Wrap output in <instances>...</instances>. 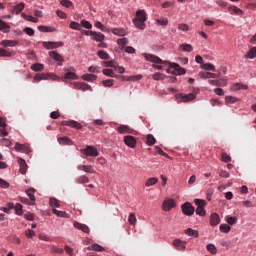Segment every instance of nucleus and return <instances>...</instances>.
<instances>
[{
    "instance_id": "3",
    "label": "nucleus",
    "mask_w": 256,
    "mask_h": 256,
    "mask_svg": "<svg viewBox=\"0 0 256 256\" xmlns=\"http://www.w3.org/2000/svg\"><path fill=\"white\" fill-rule=\"evenodd\" d=\"M81 153L86 155V157H99V150L94 146H87L85 149L81 150Z\"/></svg>"
},
{
    "instance_id": "23",
    "label": "nucleus",
    "mask_w": 256,
    "mask_h": 256,
    "mask_svg": "<svg viewBox=\"0 0 256 256\" xmlns=\"http://www.w3.org/2000/svg\"><path fill=\"white\" fill-rule=\"evenodd\" d=\"M92 39L94 41L103 42V41H105V36L101 32H94L92 34Z\"/></svg>"
},
{
    "instance_id": "31",
    "label": "nucleus",
    "mask_w": 256,
    "mask_h": 256,
    "mask_svg": "<svg viewBox=\"0 0 256 256\" xmlns=\"http://www.w3.org/2000/svg\"><path fill=\"white\" fill-rule=\"evenodd\" d=\"M112 33L114 35H118L119 37H125L127 35V31L125 29L113 28Z\"/></svg>"
},
{
    "instance_id": "5",
    "label": "nucleus",
    "mask_w": 256,
    "mask_h": 256,
    "mask_svg": "<svg viewBox=\"0 0 256 256\" xmlns=\"http://www.w3.org/2000/svg\"><path fill=\"white\" fill-rule=\"evenodd\" d=\"M146 61H150L151 63H156V65H167V62H164L158 56L153 54H144Z\"/></svg>"
},
{
    "instance_id": "29",
    "label": "nucleus",
    "mask_w": 256,
    "mask_h": 256,
    "mask_svg": "<svg viewBox=\"0 0 256 256\" xmlns=\"http://www.w3.org/2000/svg\"><path fill=\"white\" fill-rule=\"evenodd\" d=\"M247 90L249 89V86L241 83H236L232 86V91H240V90Z\"/></svg>"
},
{
    "instance_id": "60",
    "label": "nucleus",
    "mask_w": 256,
    "mask_h": 256,
    "mask_svg": "<svg viewBox=\"0 0 256 256\" xmlns=\"http://www.w3.org/2000/svg\"><path fill=\"white\" fill-rule=\"evenodd\" d=\"M66 79H73V80H77V74H75V72H67L64 76Z\"/></svg>"
},
{
    "instance_id": "49",
    "label": "nucleus",
    "mask_w": 256,
    "mask_h": 256,
    "mask_svg": "<svg viewBox=\"0 0 256 256\" xmlns=\"http://www.w3.org/2000/svg\"><path fill=\"white\" fill-rule=\"evenodd\" d=\"M157 181H159V180L157 178H155V177L149 178L146 181L145 186L146 187H152V185H156Z\"/></svg>"
},
{
    "instance_id": "25",
    "label": "nucleus",
    "mask_w": 256,
    "mask_h": 256,
    "mask_svg": "<svg viewBox=\"0 0 256 256\" xmlns=\"http://www.w3.org/2000/svg\"><path fill=\"white\" fill-rule=\"evenodd\" d=\"M97 56L100 58V59H103L104 61H109V59H111V56L109 55V53H107L106 51L104 50H99L97 52Z\"/></svg>"
},
{
    "instance_id": "24",
    "label": "nucleus",
    "mask_w": 256,
    "mask_h": 256,
    "mask_svg": "<svg viewBox=\"0 0 256 256\" xmlns=\"http://www.w3.org/2000/svg\"><path fill=\"white\" fill-rule=\"evenodd\" d=\"M0 31H2V33H9V31H11V26L3 20H0Z\"/></svg>"
},
{
    "instance_id": "20",
    "label": "nucleus",
    "mask_w": 256,
    "mask_h": 256,
    "mask_svg": "<svg viewBox=\"0 0 256 256\" xmlns=\"http://www.w3.org/2000/svg\"><path fill=\"white\" fill-rule=\"evenodd\" d=\"M195 99H197V96L193 93L185 94V95H182V97H181V101L183 103H189V101H193Z\"/></svg>"
},
{
    "instance_id": "64",
    "label": "nucleus",
    "mask_w": 256,
    "mask_h": 256,
    "mask_svg": "<svg viewBox=\"0 0 256 256\" xmlns=\"http://www.w3.org/2000/svg\"><path fill=\"white\" fill-rule=\"evenodd\" d=\"M156 22L158 23V25H167L169 23V19L167 18H160V19H157Z\"/></svg>"
},
{
    "instance_id": "55",
    "label": "nucleus",
    "mask_w": 256,
    "mask_h": 256,
    "mask_svg": "<svg viewBox=\"0 0 256 256\" xmlns=\"http://www.w3.org/2000/svg\"><path fill=\"white\" fill-rule=\"evenodd\" d=\"M202 69L205 71H215V66L211 63H205L202 65Z\"/></svg>"
},
{
    "instance_id": "7",
    "label": "nucleus",
    "mask_w": 256,
    "mask_h": 256,
    "mask_svg": "<svg viewBox=\"0 0 256 256\" xmlns=\"http://www.w3.org/2000/svg\"><path fill=\"white\" fill-rule=\"evenodd\" d=\"M169 66L171 69H174V71H172V75H185L186 73L185 69L181 68L177 63H169Z\"/></svg>"
},
{
    "instance_id": "21",
    "label": "nucleus",
    "mask_w": 256,
    "mask_h": 256,
    "mask_svg": "<svg viewBox=\"0 0 256 256\" xmlns=\"http://www.w3.org/2000/svg\"><path fill=\"white\" fill-rule=\"evenodd\" d=\"M138 21H147V14L145 13V10H138L136 12V18H134Z\"/></svg>"
},
{
    "instance_id": "30",
    "label": "nucleus",
    "mask_w": 256,
    "mask_h": 256,
    "mask_svg": "<svg viewBox=\"0 0 256 256\" xmlns=\"http://www.w3.org/2000/svg\"><path fill=\"white\" fill-rule=\"evenodd\" d=\"M133 23L135 25V27H137V29H145V27H147V25L145 24V21L143 20H136V19H133Z\"/></svg>"
},
{
    "instance_id": "17",
    "label": "nucleus",
    "mask_w": 256,
    "mask_h": 256,
    "mask_svg": "<svg viewBox=\"0 0 256 256\" xmlns=\"http://www.w3.org/2000/svg\"><path fill=\"white\" fill-rule=\"evenodd\" d=\"M57 141L59 145H73V140L67 136L58 137Z\"/></svg>"
},
{
    "instance_id": "52",
    "label": "nucleus",
    "mask_w": 256,
    "mask_h": 256,
    "mask_svg": "<svg viewBox=\"0 0 256 256\" xmlns=\"http://www.w3.org/2000/svg\"><path fill=\"white\" fill-rule=\"evenodd\" d=\"M103 66L104 67H112L113 69H115V67H117V62H115V60L104 61Z\"/></svg>"
},
{
    "instance_id": "54",
    "label": "nucleus",
    "mask_w": 256,
    "mask_h": 256,
    "mask_svg": "<svg viewBox=\"0 0 256 256\" xmlns=\"http://www.w3.org/2000/svg\"><path fill=\"white\" fill-rule=\"evenodd\" d=\"M49 204H50V207H56V208L61 207V204H59V200L55 198H51L49 200Z\"/></svg>"
},
{
    "instance_id": "14",
    "label": "nucleus",
    "mask_w": 256,
    "mask_h": 256,
    "mask_svg": "<svg viewBox=\"0 0 256 256\" xmlns=\"http://www.w3.org/2000/svg\"><path fill=\"white\" fill-rule=\"evenodd\" d=\"M74 86L76 87V89H80L81 91H92L91 85L85 82H75Z\"/></svg>"
},
{
    "instance_id": "40",
    "label": "nucleus",
    "mask_w": 256,
    "mask_h": 256,
    "mask_svg": "<svg viewBox=\"0 0 256 256\" xmlns=\"http://www.w3.org/2000/svg\"><path fill=\"white\" fill-rule=\"evenodd\" d=\"M88 251H104V248L98 244H92L91 246L87 247Z\"/></svg>"
},
{
    "instance_id": "36",
    "label": "nucleus",
    "mask_w": 256,
    "mask_h": 256,
    "mask_svg": "<svg viewBox=\"0 0 256 256\" xmlns=\"http://www.w3.org/2000/svg\"><path fill=\"white\" fill-rule=\"evenodd\" d=\"M23 9H25V3L21 2L18 5L14 6L13 12L16 13V15H19V13L23 11Z\"/></svg>"
},
{
    "instance_id": "1",
    "label": "nucleus",
    "mask_w": 256,
    "mask_h": 256,
    "mask_svg": "<svg viewBox=\"0 0 256 256\" xmlns=\"http://www.w3.org/2000/svg\"><path fill=\"white\" fill-rule=\"evenodd\" d=\"M47 79H52V81H57V75L53 73H38L33 78V83H39V81H47Z\"/></svg>"
},
{
    "instance_id": "26",
    "label": "nucleus",
    "mask_w": 256,
    "mask_h": 256,
    "mask_svg": "<svg viewBox=\"0 0 256 256\" xmlns=\"http://www.w3.org/2000/svg\"><path fill=\"white\" fill-rule=\"evenodd\" d=\"M19 165H20V173H22V175H25V173H27V162L23 160V158H20Z\"/></svg>"
},
{
    "instance_id": "51",
    "label": "nucleus",
    "mask_w": 256,
    "mask_h": 256,
    "mask_svg": "<svg viewBox=\"0 0 256 256\" xmlns=\"http://www.w3.org/2000/svg\"><path fill=\"white\" fill-rule=\"evenodd\" d=\"M180 49H183L187 53H191V51H193V46L191 44H181Z\"/></svg>"
},
{
    "instance_id": "48",
    "label": "nucleus",
    "mask_w": 256,
    "mask_h": 256,
    "mask_svg": "<svg viewBox=\"0 0 256 256\" xmlns=\"http://www.w3.org/2000/svg\"><path fill=\"white\" fill-rule=\"evenodd\" d=\"M70 29H74L75 31H81V24L79 22L72 21L69 25Z\"/></svg>"
},
{
    "instance_id": "63",
    "label": "nucleus",
    "mask_w": 256,
    "mask_h": 256,
    "mask_svg": "<svg viewBox=\"0 0 256 256\" xmlns=\"http://www.w3.org/2000/svg\"><path fill=\"white\" fill-rule=\"evenodd\" d=\"M25 235L28 239H33V237H35V231H33L32 229H27L25 231Z\"/></svg>"
},
{
    "instance_id": "13",
    "label": "nucleus",
    "mask_w": 256,
    "mask_h": 256,
    "mask_svg": "<svg viewBox=\"0 0 256 256\" xmlns=\"http://www.w3.org/2000/svg\"><path fill=\"white\" fill-rule=\"evenodd\" d=\"M175 200L173 199H167L164 200L163 205H162V209L164 211H170L171 209H173L175 207Z\"/></svg>"
},
{
    "instance_id": "15",
    "label": "nucleus",
    "mask_w": 256,
    "mask_h": 256,
    "mask_svg": "<svg viewBox=\"0 0 256 256\" xmlns=\"http://www.w3.org/2000/svg\"><path fill=\"white\" fill-rule=\"evenodd\" d=\"M199 76L201 79H217L219 78V74L211 73V72H200Z\"/></svg>"
},
{
    "instance_id": "43",
    "label": "nucleus",
    "mask_w": 256,
    "mask_h": 256,
    "mask_svg": "<svg viewBox=\"0 0 256 256\" xmlns=\"http://www.w3.org/2000/svg\"><path fill=\"white\" fill-rule=\"evenodd\" d=\"M26 194L28 195L29 199H31L32 202L35 203V189L29 188L28 190H26Z\"/></svg>"
},
{
    "instance_id": "57",
    "label": "nucleus",
    "mask_w": 256,
    "mask_h": 256,
    "mask_svg": "<svg viewBox=\"0 0 256 256\" xmlns=\"http://www.w3.org/2000/svg\"><path fill=\"white\" fill-rule=\"evenodd\" d=\"M103 75H106V77H117L115 72H113V70H111V69H104Z\"/></svg>"
},
{
    "instance_id": "50",
    "label": "nucleus",
    "mask_w": 256,
    "mask_h": 256,
    "mask_svg": "<svg viewBox=\"0 0 256 256\" xmlns=\"http://www.w3.org/2000/svg\"><path fill=\"white\" fill-rule=\"evenodd\" d=\"M128 222L130 225H136L137 224V217L135 216V213H130L128 217Z\"/></svg>"
},
{
    "instance_id": "10",
    "label": "nucleus",
    "mask_w": 256,
    "mask_h": 256,
    "mask_svg": "<svg viewBox=\"0 0 256 256\" xmlns=\"http://www.w3.org/2000/svg\"><path fill=\"white\" fill-rule=\"evenodd\" d=\"M44 49H58V47H63V42H43Z\"/></svg>"
},
{
    "instance_id": "61",
    "label": "nucleus",
    "mask_w": 256,
    "mask_h": 256,
    "mask_svg": "<svg viewBox=\"0 0 256 256\" xmlns=\"http://www.w3.org/2000/svg\"><path fill=\"white\" fill-rule=\"evenodd\" d=\"M225 101H226V103H237V101H239V99L237 97H233V96H226Z\"/></svg>"
},
{
    "instance_id": "12",
    "label": "nucleus",
    "mask_w": 256,
    "mask_h": 256,
    "mask_svg": "<svg viewBox=\"0 0 256 256\" xmlns=\"http://www.w3.org/2000/svg\"><path fill=\"white\" fill-rule=\"evenodd\" d=\"M209 223H210L211 227H217V225H219L221 223V218L219 217V214L212 213L210 215Z\"/></svg>"
},
{
    "instance_id": "59",
    "label": "nucleus",
    "mask_w": 256,
    "mask_h": 256,
    "mask_svg": "<svg viewBox=\"0 0 256 256\" xmlns=\"http://www.w3.org/2000/svg\"><path fill=\"white\" fill-rule=\"evenodd\" d=\"M16 215H23V205L17 203L14 207Z\"/></svg>"
},
{
    "instance_id": "2",
    "label": "nucleus",
    "mask_w": 256,
    "mask_h": 256,
    "mask_svg": "<svg viewBox=\"0 0 256 256\" xmlns=\"http://www.w3.org/2000/svg\"><path fill=\"white\" fill-rule=\"evenodd\" d=\"M195 203L198 206L196 208V215H200V217H205V205H207V202L203 199H195Z\"/></svg>"
},
{
    "instance_id": "32",
    "label": "nucleus",
    "mask_w": 256,
    "mask_h": 256,
    "mask_svg": "<svg viewBox=\"0 0 256 256\" xmlns=\"http://www.w3.org/2000/svg\"><path fill=\"white\" fill-rule=\"evenodd\" d=\"M118 133L125 134V133H131V128L127 125H120L117 128Z\"/></svg>"
},
{
    "instance_id": "35",
    "label": "nucleus",
    "mask_w": 256,
    "mask_h": 256,
    "mask_svg": "<svg viewBox=\"0 0 256 256\" xmlns=\"http://www.w3.org/2000/svg\"><path fill=\"white\" fill-rule=\"evenodd\" d=\"M120 78L125 79L126 81H141V79H143V76L142 75L129 76V77L120 76Z\"/></svg>"
},
{
    "instance_id": "6",
    "label": "nucleus",
    "mask_w": 256,
    "mask_h": 256,
    "mask_svg": "<svg viewBox=\"0 0 256 256\" xmlns=\"http://www.w3.org/2000/svg\"><path fill=\"white\" fill-rule=\"evenodd\" d=\"M61 125L66 126V127H72L73 129H83V125L81 123L75 121V120H63L61 122Z\"/></svg>"
},
{
    "instance_id": "37",
    "label": "nucleus",
    "mask_w": 256,
    "mask_h": 256,
    "mask_svg": "<svg viewBox=\"0 0 256 256\" xmlns=\"http://www.w3.org/2000/svg\"><path fill=\"white\" fill-rule=\"evenodd\" d=\"M256 57V47H253L250 49L247 54L245 55L246 59H255Z\"/></svg>"
},
{
    "instance_id": "44",
    "label": "nucleus",
    "mask_w": 256,
    "mask_h": 256,
    "mask_svg": "<svg viewBox=\"0 0 256 256\" xmlns=\"http://www.w3.org/2000/svg\"><path fill=\"white\" fill-rule=\"evenodd\" d=\"M229 11H231L234 15H243V10H241L240 8L236 7V6H231L229 8Z\"/></svg>"
},
{
    "instance_id": "39",
    "label": "nucleus",
    "mask_w": 256,
    "mask_h": 256,
    "mask_svg": "<svg viewBox=\"0 0 256 256\" xmlns=\"http://www.w3.org/2000/svg\"><path fill=\"white\" fill-rule=\"evenodd\" d=\"M186 235L189 237H199V232L197 230H193L191 228H188L185 230Z\"/></svg>"
},
{
    "instance_id": "8",
    "label": "nucleus",
    "mask_w": 256,
    "mask_h": 256,
    "mask_svg": "<svg viewBox=\"0 0 256 256\" xmlns=\"http://www.w3.org/2000/svg\"><path fill=\"white\" fill-rule=\"evenodd\" d=\"M124 143L125 145H127V147H130L131 149H135V147H137V140L133 136H125Z\"/></svg>"
},
{
    "instance_id": "4",
    "label": "nucleus",
    "mask_w": 256,
    "mask_h": 256,
    "mask_svg": "<svg viewBox=\"0 0 256 256\" xmlns=\"http://www.w3.org/2000/svg\"><path fill=\"white\" fill-rule=\"evenodd\" d=\"M182 213H183V215H186L187 217H191V215H193V213H195V207H193V205H191V203L185 202L182 205Z\"/></svg>"
},
{
    "instance_id": "9",
    "label": "nucleus",
    "mask_w": 256,
    "mask_h": 256,
    "mask_svg": "<svg viewBox=\"0 0 256 256\" xmlns=\"http://www.w3.org/2000/svg\"><path fill=\"white\" fill-rule=\"evenodd\" d=\"M49 56L54 59V61L58 62V65H63V61H65V58L61 56V54L57 53L56 51H50Z\"/></svg>"
},
{
    "instance_id": "22",
    "label": "nucleus",
    "mask_w": 256,
    "mask_h": 256,
    "mask_svg": "<svg viewBox=\"0 0 256 256\" xmlns=\"http://www.w3.org/2000/svg\"><path fill=\"white\" fill-rule=\"evenodd\" d=\"M79 171H84L85 173H95V169L91 165H80L78 166Z\"/></svg>"
},
{
    "instance_id": "19",
    "label": "nucleus",
    "mask_w": 256,
    "mask_h": 256,
    "mask_svg": "<svg viewBox=\"0 0 256 256\" xmlns=\"http://www.w3.org/2000/svg\"><path fill=\"white\" fill-rule=\"evenodd\" d=\"M0 45L2 47H15V45H19V42L16 40H2Z\"/></svg>"
},
{
    "instance_id": "33",
    "label": "nucleus",
    "mask_w": 256,
    "mask_h": 256,
    "mask_svg": "<svg viewBox=\"0 0 256 256\" xmlns=\"http://www.w3.org/2000/svg\"><path fill=\"white\" fill-rule=\"evenodd\" d=\"M82 79L83 81H90L93 83V81L97 80V76H95V74H84L82 75Z\"/></svg>"
},
{
    "instance_id": "58",
    "label": "nucleus",
    "mask_w": 256,
    "mask_h": 256,
    "mask_svg": "<svg viewBox=\"0 0 256 256\" xmlns=\"http://www.w3.org/2000/svg\"><path fill=\"white\" fill-rule=\"evenodd\" d=\"M155 136H153V134H149L148 136H147V141H146V143H147V145H149V146H153V144L155 143Z\"/></svg>"
},
{
    "instance_id": "56",
    "label": "nucleus",
    "mask_w": 256,
    "mask_h": 256,
    "mask_svg": "<svg viewBox=\"0 0 256 256\" xmlns=\"http://www.w3.org/2000/svg\"><path fill=\"white\" fill-rule=\"evenodd\" d=\"M220 231L222 233H229V231H231V226H229L228 224H221Z\"/></svg>"
},
{
    "instance_id": "11",
    "label": "nucleus",
    "mask_w": 256,
    "mask_h": 256,
    "mask_svg": "<svg viewBox=\"0 0 256 256\" xmlns=\"http://www.w3.org/2000/svg\"><path fill=\"white\" fill-rule=\"evenodd\" d=\"M14 148H15V151H18L20 153H31V148H29V146L25 144H21L19 142L15 144Z\"/></svg>"
},
{
    "instance_id": "18",
    "label": "nucleus",
    "mask_w": 256,
    "mask_h": 256,
    "mask_svg": "<svg viewBox=\"0 0 256 256\" xmlns=\"http://www.w3.org/2000/svg\"><path fill=\"white\" fill-rule=\"evenodd\" d=\"M74 227H75V229H78L79 231H83V233L90 232L89 226H87L85 224H81L79 222H74Z\"/></svg>"
},
{
    "instance_id": "62",
    "label": "nucleus",
    "mask_w": 256,
    "mask_h": 256,
    "mask_svg": "<svg viewBox=\"0 0 256 256\" xmlns=\"http://www.w3.org/2000/svg\"><path fill=\"white\" fill-rule=\"evenodd\" d=\"M117 43L120 47H125L129 43V40L127 38H120L117 40Z\"/></svg>"
},
{
    "instance_id": "16",
    "label": "nucleus",
    "mask_w": 256,
    "mask_h": 256,
    "mask_svg": "<svg viewBox=\"0 0 256 256\" xmlns=\"http://www.w3.org/2000/svg\"><path fill=\"white\" fill-rule=\"evenodd\" d=\"M210 85H214L215 87H225L227 85V80L218 79V80H208Z\"/></svg>"
},
{
    "instance_id": "45",
    "label": "nucleus",
    "mask_w": 256,
    "mask_h": 256,
    "mask_svg": "<svg viewBox=\"0 0 256 256\" xmlns=\"http://www.w3.org/2000/svg\"><path fill=\"white\" fill-rule=\"evenodd\" d=\"M165 77H166L165 74L161 72H157L152 76V79H154V81H163Z\"/></svg>"
},
{
    "instance_id": "34",
    "label": "nucleus",
    "mask_w": 256,
    "mask_h": 256,
    "mask_svg": "<svg viewBox=\"0 0 256 256\" xmlns=\"http://www.w3.org/2000/svg\"><path fill=\"white\" fill-rule=\"evenodd\" d=\"M21 17H23V19H25L26 21H30L31 23H39V19L31 16V15H27L25 13L21 14Z\"/></svg>"
},
{
    "instance_id": "27",
    "label": "nucleus",
    "mask_w": 256,
    "mask_h": 256,
    "mask_svg": "<svg viewBox=\"0 0 256 256\" xmlns=\"http://www.w3.org/2000/svg\"><path fill=\"white\" fill-rule=\"evenodd\" d=\"M52 213L54 215H56L57 217H63L64 219H69V214H67L66 212H63V211H59L57 209H52Z\"/></svg>"
},
{
    "instance_id": "38",
    "label": "nucleus",
    "mask_w": 256,
    "mask_h": 256,
    "mask_svg": "<svg viewBox=\"0 0 256 256\" xmlns=\"http://www.w3.org/2000/svg\"><path fill=\"white\" fill-rule=\"evenodd\" d=\"M173 245L174 247H176V249H185V242L179 240V239H176L173 241Z\"/></svg>"
},
{
    "instance_id": "42",
    "label": "nucleus",
    "mask_w": 256,
    "mask_h": 256,
    "mask_svg": "<svg viewBox=\"0 0 256 256\" xmlns=\"http://www.w3.org/2000/svg\"><path fill=\"white\" fill-rule=\"evenodd\" d=\"M225 221H226V223H228V225H236L237 224V217L226 216Z\"/></svg>"
},
{
    "instance_id": "41",
    "label": "nucleus",
    "mask_w": 256,
    "mask_h": 256,
    "mask_svg": "<svg viewBox=\"0 0 256 256\" xmlns=\"http://www.w3.org/2000/svg\"><path fill=\"white\" fill-rule=\"evenodd\" d=\"M31 69H32V71H35V72L43 71V69H45V66L41 63H35L31 66Z\"/></svg>"
},
{
    "instance_id": "46",
    "label": "nucleus",
    "mask_w": 256,
    "mask_h": 256,
    "mask_svg": "<svg viewBox=\"0 0 256 256\" xmlns=\"http://www.w3.org/2000/svg\"><path fill=\"white\" fill-rule=\"evenodd\" d=\"M76 183H79L81 185L85 184V183H89V177L83 175V176H79L77 179H76Z\"/></svg>"
},
{
    "instance_id": "47",
    "label": "nucleus",
    "mask_w": 256,
    "mask_h": 256,
    "mask_svg": "<svg viewBox=\"0 0 256 256\" xmlns=\"http://www.w3.org/2000/svg\"><path fill=\"white\" fill-rule=\"evenodd\" d=\"M207 251H209V253H211L212 255H217V247H215L214 244H208L206 246Z\"/></svg>"
},
{
    "instance_id": "53",
    "label": "nucleus",
    "mask_w": 256,
    "mask_h": 256,
    "mask_svg": "<svg viewBox=\"0 0 256 256\" xmlns=\"http://www.w3.org/2000/svg\"><path fill=\"white\" fill-rule=\"evenodd\" d=\"M0 57H13V53L0 48Z\"/></svg>"
},
{
    "instance_id": "28",
    "label": "nucleus",
    "mask_w": 256,
    "mask_h": 256,
    "mask_svg": "<svg viewBox=\"0 0 256 256\" xmlns=\"http://www.w3.org/2000/svg\"><path fill=\"white\" fill-rule=\"evenodd\" d=\"M38 30L41 31L42 33H53L55 31V28L40 25L38 26Z\"/></svg>"
}]
</instances>
